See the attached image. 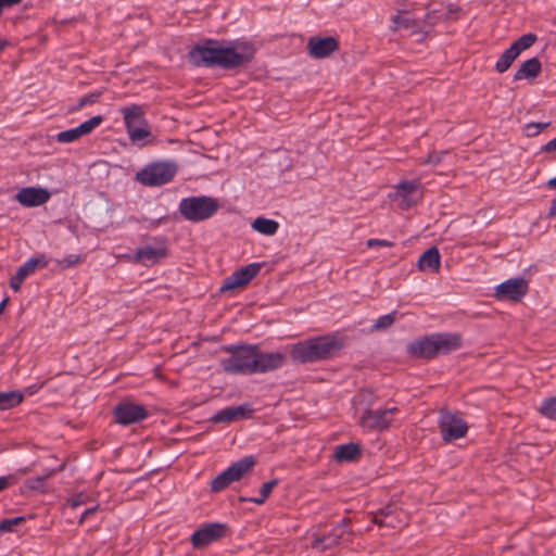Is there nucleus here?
<instances>
[{
    "label": "nucleus",
    "instance_id": "b1692460",
    "mask_svg": "<svg viewBox=\"0 0 556 556\" xmlns=\"http://www.w3.org/2000/svg\"><path fill=\"white\" fill-rule=\"evenodd\" d=\"M49 262V258L45 254H37L36 256L27 260L22 266H20L15 274L25 280L28 276L35 273L37 268H43L48 266Z\"/></svg>",
    "mask_w": 556,
    "mask_h": 556
},
{
    "label": "nucleus",
    "instance_id": "58836bf2",
    "mask_svg": "<svg viewBox=\"0 0 556 556\" xmlns=\"http://www.w3.org/2000/svg\"><path fill=\"white\" fill-rule=\"evenodd\" d=\"M17 482V476L16 475H8L0 477V492L9 488L10 485H13Z\"/></svg>",
    "mask_w": 556,
    "mask_h": 556
},
{
    "label": "nucleus",
    "instance_id": "4d7b16f0",
    "mask_svg": "<svg viewBox=\"0 0 556 556\" xmlns=\"http://www.w3.org/2000/svg\"><path fill=\"white\" fill-rule=\"evenodd\" d=\"M393 410H394V408H384V414L387 412H393ZM383 422H384V428H386L387 427V419L386 418L383 419Z\"/></svg>",
    "mask_w": 556,
    "mask_h": 556
},
{
    "label": "nucleus",
    "instance_id": "13d9d810",
    "mask_svg": "<svg viewBox=\"0 0 556 556\" xmlns=\"http://www.w3.org/2000/svg\"><path fill=\"white\" fill-rule=\"evenodd\" d=\"M383 516H384V517H388V516H389V514L384 510Z\"/></svg>",
    "mask_w": 556,
    "mask_h": 556
},
{
    "label": "nucleus",
    "instance_id": "c756f323",
    "mask_svg": "<svg viewBox=\"0 0 556 556\" xmlns=\"http://www.w3.org/2000/svg\"><path fill=\"white\" fill-rule=\"evenodd\" d=\"M252 228L262 235L274 236L279 228V224L274 219L257 217L252 223Z\"/></svg>",
    "mask_w": 556,
    "mask_h": 556
},
{
    "label": "nucleus",
    "instance_id": "f8f14e48",
    "mask_svg": "<svg viewBox=\"0 0 556 556\" xmlns=\"http://www.w3.org/2000/svg\"><path fill=\"white\" fill-rule=\"evenodd\" d=\"M114 416L117 424L128 426L146 419L148 412L143 405L123 402L115 406Z\"/></svg>",
    "mask_w": 556,
    "mask_h": 556
},
{
    "label": "nucleus",
    "instance_id": "a19ab883",
    "mask_svg": "<svg viewBox=\"0 0 556 556\" xmlns=\"http://www.w3.org/2000/svg\"><path fill=\"white\" fill-rule=\"evenodd\" d=\"M23 0H0V15L3 10L12 8L16 4H20Z\"/></svg>",
    "mask_w": 556,
    "mask_h": 556
},
{
    "label": "nucleus",
    "instance_id": "72a5a7b5",
    "mask_svg": "<svg viewBox=\"0 0 556 556\" xmlns=\"http://www.w3.org/2000/svg\"><path fill=\"white\" fill-rule=\"evenodd\" d=\"M539 410L545 417L556 419V395L554 397L545 399Z\"/></svg>",
    "mask_w": 556,
    "mask_h": 556
},
{
    "label": "nucleus",
    "instance_id": "ddd939ff",
    "mask_svg": "<svg viewBox=\"0 0 556 556\" xmlns=\"http://www.w3.org/2000/svg\"><path fill=\"white\" fill-rule=\"evenodd\" d=\"M315 356L318 361L327 359L336 355L342 348L343 342L334 334H326L309 339Z\"/></svg>",
    "mask_w": 556,
    "mask_h": 556
},
{
    "label": "nucleus",
    "instance_id": "3c124183",
    "mask_svg": "<svg viewBox=\"0 0 556 556\" xmlns=\"http://www.w3.org/2000/svg\"><path fill=\"white\" fill-rule=\"evenodd\" d=\"M1 521H14V522H17V521H25V518L23 516H16V517H12V518L2 519Z\"/></svg>",
    "mask_w": 556,
    "mask_h": 556
},
{
    "label": "nucleus",
    "instance_id": "8fccbe9b",
    "mask_svg": "<svg viewBox=\"0 0 556 556\" xmlns=\"http://www.w3.org/2000/svg\"><path fill=\"white\" fill-rule=\"evenodd\" d=\"M548 215H549L551 217H553V216H555V215H556V199H555V200H553V202H552V204H551Z\"/></svg>",
    "mask_w": 556,
    "mask_h": 556
},
{
    "label": "nucleus",
    "instance_id": "a18cd8bd",
    "mask_svg": "<svg viewBox=\"0 0 556 556\" xmlns=\"http://www.w3.org/2000/svg\"><path fill=\"white\" fill-rule=\"evenodd\" d=\"M83 497H84V495H83V494H79V495L74 496V497L71 500V502H70V503H71V506H72L73 508H75V507H77V506L81 505V504H83V502H84V498H83Z\"/></svg>",
    "mask_w": 556,
    "mask_h": 556
},
{
    "label": "nucleus",
    "instance_id": "603ef678",
    "mask_svg": "<svg viewBox=\"0 0 556 556\" xmlns=\"http://www.w3.org/2000/svg\"><path fill=\"white\" fill-rule=\"evenodd\" d=\"M547 186L548 188L556 190V176L547 181Z\"/></svg>",
    "mask_w": 556,
    "mask_h": 556
},
{
    "label": "nucleus",
    "instance_id": "864d4df0",
    "mask_svg": "<svg viewBox=\"0 0 556 556\" xmlns=\"http://www.w3.org/2000/svg\"><path fill=\"white\" fill-rule=\"evenodd\" d=\"M367 244H368L369 247H371V245H376V244H382V241H380V240H376V239H370V240H368V241H367Z\"/></svg>",
    "mask_w": 556,
    "mask_h": 556
},
{
    "label": "nucleus",
    "instance_id": "37998d69",
    "mask_svg": "<svg viewBox=\"0 0 556 556\" xmlns=\"http://www.w3.org/2000/svg\"><path fill=\"white\" fill-rule=\"evenodd\" d=\"M17 523H0V533L14 532Z\"/></svg>",
    "mask_w": 556,
    "mask_h": 556
},
{
    "label": "nucleus",
    "instance_id": "5701e85b",
    "mask_svg": "<svg viewBox=\"0 0 556 556\" xmlns=\"http://www.w3.org/2000/svg\"><path fill=\"white\" fill-rule=\"evenodd\" d=\"M541 61L538 58H531L521 63V65L514 75V79H534L541 73Z\"/></svg>",
    "mask_w": 556,
    "mask_h": 556
},
{
    "label": "nucleus",
    "instance_id": "e433bc0d",
    "mask_svg": "<svg viewBox=\"0 0 556 556\" xmlns=\"http://www.w3.org/2000/svg\"><path fill=\"white\" fill-rule=\"evenodd\" d=\"M276 485H277V480H270V481L265 482L260 490L261 500H252V501L256 504H263Z\"/></svg>",
    "mask_w": 556,
    "mask_h": 556
},
{
    "label": "nucleus",
    "instance_id": "7c9ffc66",
    "mask_svg": "<svg viewBox=\"0 0 556 556\" xmlns=\"http://www.w3.org/2000/svg\"><path fill=\"white\" fill-rule=\"evenodd\" d=\"M520 54L513 48L511 46L506 49L503 54L498 58L495 70L498 73L506 72L510 65L514 63V61L519 56Z\"/></svg>",
    "mask_w": 556,
    "mask_h": 556
},
{
    "label": "nucleus",
    "instance_id": "6ab92c4d",
    "mask_svg": "<svg viewBox=\"0 0 556 556\" xmlns=\"http://www.w3.org/2000/svg\"><path fill=\"white\" fill-rule=\"evenodd\" d=\"M167 256V249L164 244L160 245H144L137 250L132 260L135 263L142 264L144 266H151L159 263L161 260Z\"/></svg>",
    "mask_w": 556,
    "mask_h": 556
},
{
    "label": "nucleus",
    "instance_id": "7ed1b4c3",
    "mask_svg": "<svg viewBox=\"0 0 556 556\" xmlns=\"http://www.w3.org/2000/svg\"><path fill=\"white\" fill-rule=\"evenodd\" d=\"M219 208L216 198L208 195H193L180 200L178 211L188 222L200 223L213 217Z\"/></svg>",
    "mask_w": 556,
    "mask_h": 556
},
{
    "label": "nucleus",
    "instance_id": "473e14b6",
    "mask_svg": "<svg viewBox=\"0 0 556 556\" xmlns=\"http://www.w3.org/2000/svg\"><path fill=\"white\" fill-rule=\"evenodd\" d=\"M536 41V36L534 34H525L520 38H518L511 47L520 54L522 51L529 49Z\"/></svg>",
    "mask_w": 556,
    "mask_h": 556
},
{
    "label": "nucleus",
    "instance_id": "2eb2a0df",
    "mask_svg": "<svg viewBox=\"0 0 556 556\" xmlns=\"http://www.w3.org/2000/svg\"><path fill=\"white\" fill-rule=\"evenodd\" d=\"M253 407L249 403H243L239 406H230L223 408L211 417L214 424L232 422L237 420L248 419L253 415Z\"/></svg>",
    "mask_w": 556,
    "mask_h": 556
},
{
    "label": "nucleus",
    "instance_id": "79ce46f5",
    "mask_svg": "<svg viewBox=\"0 0 556 556\" xmlns=\"http://www.w3.org/2000/svg\"><path fill=\"white\" fill-rule=\"evenodd\" d=\"M543 152L556 151V137L542 147Z\"/></svg>",
    "mask_w": 556,
    "mask_h": 556
},
{
    "label": "nucleus",
    "instance_id": "c85d7f7f",
    "mask_svg": "<svg viewBox=\"0 0 556 556\" xmlns=\"http://www.w3.org/2000/svg\"><path fill=\"white\" fill-rule=\"evenodd\" d=\"M24 400L22 391L12 390L0 392V412L8 410L18 406Z\"/></svg>",
    "mask_w": 556,
    "mask_h": 556
},
{
    "label": "nucleus",
    "instance_id": "f03ea898",
    "mask_svg": "<svg viewBox=\"0 0 556 556\" xmlns=\"http://www.w3.org/2000/svg\"><path fill=\"white\" fill-rule=\"evenodd\" d=\"M462 346V339L456 333H433L408 344L407 351L414 357L432 358L446 354Z\"/></svg>",
    "mask_w": 556,
    "mask_h": 556
},
{
    "label": "nucleus",
    "instance_id": "4468645a",
    "mask_svg": "<svg viewBox=\"0 0 556 556\" xmlns=\"http://www.w3.org/2000/svg\"><path fill=\"white\" fill-rule=\"evenodd\" d=\"M261 264L251 263L227 277L220 288L222 291L233 290L248 285L260 271Z\"/></svg>",
    "mask_w": 556,
    "mask_h": 556
},
{
    "label": "nucleus",
    "instance_id": "ea45409f",
    "mask_svg": "<svg viewBox=\"0 0 556 556\" xmlns=\"http://www.w3.org/2000/svg\"><path fill=\"white\" fill-rule=\"evenodd\" d=\"M24 279L15 274L10 280V287L15 291H20Z\"/></svg>",
    "mask_w": 556,
    "mask_h": 556
},
{
    "label": "nucleus",
    "instance_id": "f257e3e1",
    "mask_svg": "<svg viewBox=\"0 0 556 556\" xmlns=\"http://www.w3.org/2000/svg\"><path fill=\"white\" fill-rule=\"evenodd\" d=\"M254 54V47L245 41L205 39L189 51L188 58L194 66L231 70L251 62Z\"/></svg>",
    "mask_w": 556,
    "mask_h": 556
},
{
    "label": "nucleus",
    "instance_id": "412c9836",
    "mask_svg": "<svg viewBox=\"0 0 556 556\" xmlns=\"http://www.w3.org/2000/svg\"><path fill=\"white\" fill-rule=\"evenodd\" d=\"M290 355L292 361L295 363L306 364L317 362L309 339L291 345Z\"/></svg>",
    "mask_w": 556,
    "mask_h": 556
},
{
    "label": "nucleus",
    "instance_id": "4be33fe9",
    "mask_svg": "<svg viewBox=\"0 0 556 556\" xmlns=\"http://www.w3.org/2000/svg\"><path fill=\"white\" fill-rule=\"evenodd\" d=\"M391 21L395 30H404L408 35L414 34L418 27L415 15L409 11L399 12Z\"/></svg>",
    "mask_w": 556,
    "mask_h": 556
},
{
    "label": "nucleus",
    "instance_id": "f704fd0d",
    "mask_svg": "<svg viewBox=\"0 0 556 556\" xmlns=\"http://www.w3.org/2000/svg\"><path fill=\"white\" fill-rule=\"evenodd\" d=\"M101 94H102L101 91H94V92H90L88 94L83 96L78 100L75 110H80V109H83L86 105H90V104L96 103L99 100V98L101 97Z\"/></svg>",
    "mask_w": 556,
    "mask_h": 556
},
{
    "label": "nucleus",
    "instance_id": "9d476101",
    "mask_svg": "<svg viewBox=\"0 0 556 556\" xmlns=\"http://www.w3.org/2000/svg\"><path fill=\"white\" fill-rule=\"evenodd\" d=\"M286 363V355L281 352H261L254 344L253 375L265 374L281 368Z\"/></svg>",
    "mask_w": 556,
    "mask_h": 556
},
{
    "label": "nucleus",
    "instance_id": "5fc2aeb1",
    "mask_svg": "<svg viewBox=\"0 0 556 556\" xmlns=\"http://www.w3.org/2000/svg\"><path fill=\"white\" fill-rule=\"evenodd\" d=\"M374 327L376 329H380L382 327V317H379L376 321H375V325Z\"/></svg>",
    "mask_w": 556,
    "mask_h": 556
},
{
    "label": "nucleus",
    "instance_id": "a211bd4d",
    "mask_svg": "<svg viewBox=\"0 0 556 556\" xmlns=\"http://www.w3.org/2000/svg\"><path fill=\"white\" fill-rule=\"evenodd\" d=\"M339 48L333 37H311L307 41V50L314 59H324L331 55Z\"/></svg>",
    "mask_w": 556,
    "mask_h": 556
},
{
    "label": "nucleus",
    "instance_id": "20e7f679",
    "mask_svg": "<svg viewBox=\"0 0 556 556\" xmlns=\"http://www.w3.org/2000/svg\"><path fill=\"white\" fill-rule=\"evenodd\" d=\"M228 357L220 359L223 370L230 375H253L254 344L225 345Z\"/></svg>",
    "mask_w": 556,
    "mask_h": 556
},
{
    "label": "nucleus",
    "instance_id": "423d86ee",
    "mask_svg": "<svg viewBox=\"0 0 556 556\" xmlns=\"http://www.w3.org/2000/svg\"><path fill=\"white\" fill-rule=\"evenodd\" d=\"M254 466L255 458L253 456H245L232 463L212 480L210 485L211 492L218 493L226 490L231 483L241 480Z\"/></svg>",
    "mask_w": 556,
    "mask_h": 556
},
{
    "label": "nucleus",
    "instance_id": "393cba45",
    "mask_svg": "<svg viewBox=\"0 0 556 556\" xmlns=\"http://www.w3.org/2000/svg\"><path fill=\"white\" fill-rule=\"evenodd\" d=\"M345 525L346 523L338 525L333 529V532L327 536L324 535L321 538H316L313 542V547L316 548L317 551H325L338 544L339 539L344 531Z\"/></svg>",
    "mask_w": 556,
    "mask_h": 556
},
{
    "label": "nucleus",
    "instance_id": "dca6fc26",
    "mask_svg": "<svg viewBox=\"0 0 556 556\" xmlns=\"http://www.w3.org/2000/svg\"><path fill=\"white\" fill-rule=\"evenodd\" d=\"M102 116H93L75 128L59 132L56 135V140L61 143L74 142L78 140L80 137L90 134L94 128H97L102 123Z\"/></svg>",
    "mask_w": 556,
    "mask_h": 556
},
{
    "label": "nucleus",
    "instance_id": "0eeeda50",
    "mask_svg": "<svg viewBox=\"0 0 556 556\" xmlns=\"http://www.w3.org/2000/svg\"><path fill=\"white\" fill-rule=\"evenodd\" d=\"M420 195L419 185L414 181H402L388 194L390 202L401 210L414 205Z\"/></svg>",
    "mask_w": 556,
    "mask_h": 556
},
{
    "label": "nucleus",
    "instance_id": "bb28decb",
    "mask_svg": "<svg viewBox=\"0 0 556 556\" xmlns=\"http://www.w3.org/2000/svg\"><path fill=\"white\" fill-rule=\"evenodd\" d=\"M361 454L359 447L355 443L341 444L336 447L334 459L339 463L354 462Z\"/></svg>",
    "mask_w": 556,
    "mask_h": 556
},
{
    "label": "nucleus",
    "instance_id": "a878e982",
    "mask_svg": "<svg viewBox=\"0 0 556 556\" xmlns=\"http://www.w3.org/2000/svg\"><path fill=\"white\" fill-rule=\"evenodd\" d=\"M420 270L437 271L440 267V253L435 248L424 252L418 261Z\"/></svg>",
    "mask_w": 556,
    "mask_h": 556
},
{
    "label": "nucleus",
    "instance_id": "1a4fd4ad",
    "mask_svg": "<svg viewBox=\"0 0 556 556\" xmlns=\"http://www.w3.org/2000/svg\"><path fill=\"white\" fill-rule=\"evenodd\" d=\"M529 283L523 277H515L503 281L494 289L498 301L519 302L527 294Z\"/></svg>",
    "mask_w": 556,
    "mask_h": 556
},
{
    "label": "nucleus",
    "instance_id": "39448f33",
    "mask_svg": "<svg viewBox=\"0 0 556 556\" xmlns=\"http://www.w3.org/2000/svg\"><path fill=\"white\" fill-rule=\"evenodd\" d=\"M177 173L174 162H155L137 173L136 179L143 186L160 187L173 180Z\"/></svg>",
    "mask_w": 556,
    "mask_h": 556
},
{
    "label": "nucleus",
    "instance_id": "de8ad7c7",
    "mask_svg": "<svg viewBox=\"0 0 556 556\" xmlns=\"http://www.w3.org/2000/svg\"><path fill=\"white\" fill-rule=\"evenodd\" d=\"M96 510V508H87L83 514H81V517H80V520L79 521H84V519L88 518L90 516V514H92L93 511Z\"/></svg>",
    "mask_w": 556,
    "mask_h": 556
},
{
    "label": "nucleus",
    "instance_id": "09e8293b",
    "mask_svg": "<svg viewBox=\"0 0 556 556\" xmlns=\"http://www.w3.org/2000/svg\"><path fill=\"white\" fill-rule=\"evenodd\" d=\"M38 388L33 386V387H28L25 389V391L23 392L24 393V396L27 394V395H33L37 392Z\"/></svg>",
    "mask_w": 556,
    "mask_h": 556
},
{
    "label": "nucleus",
    "instance_id": "49530a36",
    "mask_svg": "<svg viewBox=\"0 0 556 556\" xmlns=\"http://www.w3.org/2000/svg\"><path fill=\"white\" fill-rule=\"evenodd\" d=\"M394 320H395V315L394 314L384 315V328L390 326L391 324H393Z\"/></svg>",
    "mask_w": 556,
    "mask_h": 556
},
{
    "label": "nucleus",
    "instance_id": "c9c22d12",
    "mask_svg": "<svg viewBox=\"0 0 556 556\" xmlns=\"http://www.w3.org/2000/svg\"><path fill=\"white\" fill-rule=\"evenodd\" d=\"M83 258L79 255L76 254H70L62 260H55V263L62 268H70L73 267L79 263H81Z\"/></svg>",
    "mask_w": 556,
    "mask_h": 556
},
{
    "label": "nucleus",
    "instance_id": "6e6552de",
    "mask_svg": "<svg viewBox=\"0 0 556 556\" xmlns=\"http://www.w3.org/2000/svg\"><path fill=\"white\" fill-rule=\"evenodd\" d=\"M439 428L445 442L465 437L468 430L466 421L457 414L442 412L439 419Z\"/></svg>",
    "mask_w": 556,
    "mask_h": 556
},
{
    "label": "nucleus",
    "instance_id": "f3484780",
    "mask_svg": "<svg viewBox=\"0 0 556 556\" xmlns=\"http://www.w3.org/2000/svg\"><path fill=\"white\" fill-rule=\"evenodd\" d=\"M16 201L25 207H35L47 203L50 192L45 188H22L15 195Z\"/></svg>",
    "mask_w": 556,
    "mask_h": 556
},
{
    "label": "nucleus",
    "instance_id": "4c0bfd02",
    "mask_svg": "<svg viewBox=\"0 0 556 556\" xmlns=\"http://www.w3.org/2000/svg\"><path fill=\"white\" fill-rule=\"evenodd\" d=\"M547 126H548V123H545V124L530 123V124L526 125V132L528 136H535Z\"/></svg>",
    "mask_w": 556,
    "mask_h": 556
},
{
    "label": "nucleus",
    "instance_id": "9b49d317",
    "mask_svg": "<svg viewBox=\"0 0 556 556\" xmlns=\"http://www.w3.org/2000/svg\"><path fill=\"white\" fill-rule=\"evenodd\" d=\"M227 531L228 529L226 523H206L203 528L197 530L192 534V546L194 548L205 547L224 538Z\"/></svg>",
    "mask_w": 556,
    "mask_h": 556
},
{
    "label": "nucleus",
    "instance_id": "2f4dec72",
    "mask_svg": "<svg viewBox=\"0 0 556 556\" xmlns=\"http://www.w3.org/2000/svg\"><path fill=\"white\" fill-rule=\"evenodd\" d=\"M361 424L365 429H379L382 426V413L368 410L363 415Z\"/></svg>",
    "mask_w": 556,
    "mask_h": 556
},
{
    "label": "nucleus",
    "instance_id": "6e6d98bb",
    "mask_svg": "<svg viewBox=\"0 0 556 556\" xmlns=\"http://www.w3.org/2000/svg\"><path fill=\"white\" fill-rule=\"evenodd\" d=\"M7 302L8 300L4 299L1 303H0V314L2 313V311L4 309L5 305H7Z\"/></svg>",
    "mask_w": 556,
    "mask_h": 556
},
{
    "label": "nucleus",
    "instance_id": "cd10ccee",
    "mask_svg": "<svg viewBox=\"0 0 556 556\" xmlns=\"http://www.w3.org/2000/svg\"><path fill=\"white\" fill-rule=\"evenodd\" d=\"M130 141L137 147H146L154 141L149 124L127 132Z\"/></svg>",
    "mask_w": 556,
    "mask_h": 556
},
{
    "label": "nucleus",
    "instance_id": "c03bdc74",
    "mask_svg": "<svg viewBox=\"0 0 556 556\" xmlns=\"http://www.w3.org/2000/svg\"><path fill=\"white\" fill-rule=\"evenodd\" d=\"M43 482V479L42 478H36V479H30L26 482V485L29 488V489H36L37 486L41 485Z\"/></svg>",
    "mask_w": 556,
    "mask_h": 556
},
{
    "label": "nucleus",
    "instance_id": "aec40b11",
    "mask_svg": "<svg viewBox=\"0 0 556 556\" xmlns=\"http://www.w3.org/2000/svg\"><path fill=\"white\" fill-rule=\"evenodd\" d=\"M127 132L148 124L142 106L132 104L121 109Z\"/></svg>",
    "mask_w": 556,
    "mask_h": 556
}]
</instances>
